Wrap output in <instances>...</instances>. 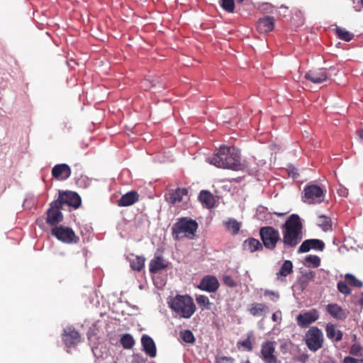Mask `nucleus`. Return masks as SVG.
<instances>
[{
	"label": "nucleus",
	"mask_w": 363,
	"mask_h": 363,
	"mask_svg": "<svg viewBox=\"0 0 363 363\" xmlns=\"http://www.w3.org/2000/svg\"><path fill=\"white\" fill-rule=\"evenodd\" d=\"M145 259L143 256H136L130 262L131 268L138 272H140L145 266Z\"/></svg>",
	"instance_id": "29"
},
{
	"label": "nucleus",
	"mask_w": 363,
	"mask_h": 363,
	"mask_svg": "<svg viewBox=\"0 0 363 363\" xmlns=\"http://www.w3.org/2000/svg\"><path fill=\"white\" fill-rule=\"evenodd\" d=\"M140 195L136 191H130L123 194L118 201V206H130L139 201Z\"/></svg>",
	"instance_id": "19"
},
{
	"label": "nucleus",
	"mask_w": 363,
	"mask_h": 363,
	"mask_svg": "<svg viewBox=\"0 0 363 363\" xmlns=\"http://www.w3.org/2000/svg\"><path fill=\"white\" fill-rule=\"evenodd\" d=\"M361 4H362V6H363V0H361Z\"/></svg>",
	"instance_id": "54"
},
{
	"label": "nucleus",
	"mask_w": 363,
	"mask_h": 363,
	"mask_svg": "<svg viewBox=\"0 0 363 363\" xmlns=\"http://www.w3.org/2000/svg\"><path fill=\"white\" fill-rule=\"evenodd\" d=\"M345 280L348 284L355 287L361 288L363 286L362 281L357 279L354 275L350 274H347L345 275Z\"/></svg>",
	"instance_id": "37"
},
{
	"label": "nucleus",
	"mask_w": 363,
	"mask_h": 363,
	"mask_svg": "<svg viewBox=\"0 0 363 363\" xmlns=\"http://www.w3.org/2000/svg\"><path fill=\"white\" fill-rule=\"evenodd\" d=\"M155 84H152L151 87H155Z\"/></svg>",
	"instance_id": "52"
},
{
	"label": "nucleus",
	"mask_w": 363,
	"mask_h": 363,
	"mask_svg": "<svg viewBox=\"0 0 363 363\" xmlns=\"http://www.w3.org/2000/svg\"><path fill=\"white\" fill-rule=\"evenodd\" d=\"M283 238L281 242L286 248L295 247L302 240V224L296 214L291 215L283 225Z\"/></svg>",
	"instance_id": "2"
},
{
	"label": "nucleus",
	"mask_w": 363,
	"mask_h": 363,
	"mask_svg": "<svg viewBox=\"0 0 363 363\" xmlns=\"http://www.w3.org/2000/svg\"><path fill=\"white\" fill-rule=\"evenodd\" d=\"M51 232L54 237L64 243H77L79 241V238L77 236L74 230L69 227L63 225L55 226L52 229Z\"/></svg>",
	"instance_id": "7"
},
{
	"label": "nucleus",
	"mask_w": 363,
	"mask_h": 363,
	"mask_svg": "<svg viewBox=\"0 0 363 363\" xmlns=\"http://www.w3.org/2000/svg\"><path fill=\"white\" fill-rule=\"evenodd\" d=\"M303 201L309 204L319 203L324 199V190L316 184L306 186L303 190Z\"/></svg>",
	"instance_id": "8"
},
{
	"label": "nucleus",
	"mask_w": 363,
	"mask_h": 363,
	"mask_svg": "<svg viewBox=\"0 0 363 363\" xmlns=\"http://www.w3.org/2000/svg\"><path fill=\"white\" fill-rule=\"evenodd\" d=\"M361 351V347L359 345H353L350 348V354L357 355Z\"/></svg>",
	"instance_id": "43"
},
{
	"label": "nucleus",
	"mask_w": 363,
	"mask_h": 363,
	"mask_svg": "<svg viewBox=\"0 0 363 363\" xmlns=\"http://www.w3.org/2000/svg\"><path fill=\"white\" fill-rule=\"evenodd\" d=\"M259 235L262 245L269 250H274L277 244L281 240L279 230L272 226L262 227Z\"/></svg>",
	"instance_id": "5"
},
{
	"label": "nucleus",
	"mask_w": 363,
	"mask_h": 363,
	"mask_svg": "<svg viewBox=\"0 0 363 363\" xmlns=\"http://www.w3.org/2000/svg\"><path fill=\"white\" fill-rule=\"evenodd\" d=\"M293 272V264L290 260H286L281 265L277 276L286 277Z\"/></svg>",
	"instance_id": "30"
},
{
	"label": "nucleus",
	"mask_w": 363,
	"mask_h": 363,
	"mask_svg": "<svg viewBox=\"0 0 363 363\" xmlns=\"http://www.w3.org/2000/svg\"><path fill=\"white\" fill-rule=\"evenodd\" d=\"M199 200L203 206L207 208H211L214 206L215 199L213 194L207 191L202 190L199 195Z\"/></svg>",
	"instance_id": "24"
},
{
	"label": "nucleus",
	"mask_w": 363,
	"mask_h": 363,
	"mask_svg": "<svg viewBox=\"0 0 363 363\" xmlns=\"http://www.w3.org/2000/svg\"><path fill=\"white\" fill-rule=\"evenodd\" d=\"M362 359H358L350 356L345 357L343 359V363H360Z\"/></svg>",
	"instance_id": "42"
},
{
	"label": "nucleus",
	"mask_w": 363,
	"mask_h": 363,
	"mask_svg": "<svg viewBox=\"0 0 363 363\" xmlns=\"http://www.w3.org/2000/svg\"><path fill=\"white\" fill-rule=\"evenodd\" d=\"M254 334L252 331L247 333V339L244 340H239L237 343L238 347L240 349V347H244L247 351L250 352L253 350Z\"/></svg>",
	"instance_id": "27"
},
{
	"label": "nucleus",
	"mask_w": 363,
	"mask_h": 363,
	"mask_svg": "<svg viewBox=\"0 0 363 363\" xmlns=\"http://www.w3.org/2000/svg\"><path fill=\"white\" fill-rule=\"evenodd\" d=\"M181 339L186 343L194 344L196 341L193 333L190 330H184L179 333Z\"/></svg>",
	"instance_id": "34"
},
{
	"label": "nucleus",
	"mask_w": 363,
	"mask_h": 363,
	"mask_svg": "<svg viewBox=\"0 0 363 363\" xmlns=\"http://www.w3.org/2000/svg\"><path fill=\"white\" fill-rule=\"evenodd\" d=\"M62 340L66 346L70 347L79 342L81 337L78 331L74 329L68 328L67 330H65Z\"/></svg>",
	"instance_id": "18"
},
{
	"label": "nucleus",
	"mask_w": 363,
	"mask_h": 363,
	"mask_svg": "<svg viewBox=\"0 0 363 363\" xmlns=\"http://www.w3.org/2000/svg\"><path fill=\"white\" fill-rule=\"evenodd\" d=\"M272 319L274 322H277L281 319L280 316L277 314V313H274L272 314Z\"/></svg>",
	"instance_id": "45"
},
{
	"label": "nucleus",
	"mask_w": 363,
	"mask_h": 363,
	"mask_svg": "<svg viewBox=\"0 0 363 363\" xmlns=\"http://www.w3.org/2000/svg\"><path fill=\"white\" fill-rule=\"evenodd\" d=\"M319 318L316 310H312L304 313L299 314L296 318L297 324L301 328H306L310 324L316 321Z\"/></svg>",
	"instance_id": "16"
},
{
	"label": "nucleus",
	"mask_w": 363,
	"mask_h": 363,
	"mask_svg": "<svg viewBox=\"0 0 363 363\" xmlns=\"http://www.w3.org/2000/svg\"><path fill=\"white\" fill-rule=\"evenodd\" d=\"M236 2L241 4L244 0H235Z\"/></svg>",
	"instance_id": "51"
},
{
	"label": "nucleus",
	"mask_w": 363,
	"mask_h": 363,
	"mask_svg": "<svg viewBox=\"0 0 363 363\" xmlns=\"http://www.w3.org/2000/svg\"><path fill=\"white\" fill-rule=\"evenodd\" d=\"M335 33L340 39L347 42L350 41L354 38L352 33L340 27L335 28Z\"/></svg>",
	"instance_id": "31"
},
{
	"label": "nucleus",
	"mask_w": 363,
	"mask_h": 363,
	"mask_svg": "<svg viewBox=\"0 0 363 363\" xmlns=\"http://www.w3.org/2000/svg\"><path fill=\"white\" fill-rule=\"evenodd\" d=\"M186 188H177L170 190L164 196L166 201L171 205L175 206L183 200V197L188 194Z\"/></svg>",
	"instance_id": "14"
},
{
	"label": "nucleus",
	"mask_w": 363,
	"mask_h": 363,
	"mask_svg": "<svg viewBox=\"0 0 363 363\" xmlns=\"http://www.w3.org/2000/svg\"><path fill=\"white\" fill-rule=\"evenodd\" d=\"M120 342L125 349H131L135 344L133 336L128 333L122 335Z\"/></svg>",
	"instance_id": "32"
},
{
	"label": "nucleus",
	"mask_w": 363,
	"mask_h": 363,
	"mask_svg": "<svg viewBox=\"0 0 363 363\" xmlns=\"http://www.w3.org/2000/svg\"><path fill=\"white\" fill-rule=\"evenodd\" d=\"M359 304L363 307V293L362 294V297L359 300Z\"/></svg>",
	"instance_id": "48"
},
{
	"label": "nucleus",
	"mask_w": 363,
	"mask_h": 363,
	"mask_svg": "<svg viewBox=\"0 0 363 363\" xmlns=\"http://www.w3.org/2000/svg\"><path fill=\"white\" fill-rule=\"evenodd\" d=\"M337 287L338 291L343 294L348 295L351 293V290L348 287L347 284L343 281H339L337 283Z\"/></svg>",
	"instance_id": "41"
},
{
	"label": "nucleus",
	"mask_w": 363,
	"mask_h": 363,
	"mask_svg": "<svg viewBox=\"0 0 363 363\" xmlns=\"http://www.w3.org/2000/svg\"><path fill=\"white\" fill-rule=\"evenodd\" d=\"M197 228L198 223L196 220L187 217L180 218L172 226V236L176 240H179L183 234L186 237L191 238L195 235Z\"/></svg>",
	"instance_id": "4"
},
{
	"label": "nucleus",
	"mask_w": 363,
	"mask_h": 363,
	"mask_svg": "<svg viewBox=\"0 0 363 363\" xmlns=\"http://www.w3.org/2000/svg\"><path fill=\"white\" fill-rule=\"evenodd\" d=\"M219 286L220 283L216 277L206 275L201 279L198 288L208 293H215L218 291Z\"/></svg>",
	"instance_id": "12"
},
{
	"label": "nucleus",
	"mask_w": 363,
	"mask_h": 363,
	"mask_svg": "<svg viewBox=\"0 0 363 363\" xmlns=\"http://www.w3.org/2000/svg\"><path fill=\"white\" fill-rule=\"evenodd\" d=\"M275 342L265 341L261 345L259 357L264 363H279L277 357L275 354Z\"/></svg>",
	"instance_id": "10"
},
{
	"label": "nucleus",
	"mask_w": 363,
	"mask_h": 363,
	"mask_svg": "<svg viewBox=\"0 0 363 363\" xmlns=\"http://www.w3.org/2000/svg\"><path fill=\"white\" fill-rule=\"evenodd\" d=\"M305 259L309 264L308 267H318L320 264V259L317 255H308Z\"/></svg>",
	"instance_id": "38"
},
{
	"label": "nucleus",
	"mask_w": 363,
	"mask_h": 363,
	"mask_svg": "<svg viewBox=\"0 0 363 363\" xmlns=\"http://www.w3.org/2000/svg\"><path fill=\"white\" fill-rule=\"evenodd\" d=\"M274 28V18L272 16H265L259 18L257 23V29L261 33L272 31Z\"/></svg>",
	"instance_id": "20"
},
{
	"label": "nucleus",
	"mask_w": 363,
	"mask_h": 363,
	"mask_svg": "<svg viewBox=\"0 0 363 363\" xmlns=\"http://www.w3.org/2000/svg\"><path fill=\"white\" fill-rule=\"evenodd\" d=\"M63 207L60 205V201H54L50 204L47 211L46 223L52 226H57L63 220V215L61 210Z\"/></svg>",
	"instance_id": "9"
},
{
	"label": "nucleus",
	"mask_w": 363,
	"mask_h": 363,
	"mask_svg": "<svg viewBox=\"0 0 363 363\" xmlns=\"http://www.w3.org/2000/svg\"><path fill=\"white\" fill-rule=\"evenodd\" d=\"M306 344L312 352H316L323 345V334L317 327H311L306 333Z\"/></svg>",
	"instance_id": "6"
},
{
	"label": "nucleus",
	"mask_w": 363,
	"mask_h": 363,
	"mask_svg": "<svg viewBox=\"0 0 363 363\" xmlns=\"http://www.w3.org/2000/svg\"><path fill=\"white\" fill-rule=\"evenodd\" d=\"M72 171L67 164H58L52 169V175L57 180H66L71 175Z\"/></svg>",
	"instance_id": "17"
},
{
	"label": "nucleus",
	"mask_w": 363,
	"mask_h": 363,
	"mask_svg": "<svg viewBox=\"0 0 363 363\" xmlns=\"http://www.w3.org/2000/svg\"><path fill=\"white\" fill-rule=\"evenodd\" d=\"M228 230H231L233 235L238 233L240 229V223L234 219H230L225 223Z\"/></svg>",
	"instance_id": "36"
},
{
	"label": "nucleus",
	"mask_w": 363,
	"mask_h": 363,
	"mask_svg": "<svg viewBox=\"0 0 363 363\" xmlns=\"http://www.w3.org/2000/svg\"><path fill=\"white\" fill-rule=\"evenodd\" d=\"M221 6L225 11L233 13L235 9L234 0H222Z\"/></svg>",
	"instance_id": "39"
},
{
	"label": "nucleus",
	"mask_w": 363,
	"mask_h": 363,
	"mask_svg": "<svg viewBox=\"0 0 363 363\" xmlns=\"http://www.w3.org/2000/svg\"><path fill=\"white\" fill-rule=\"evenodd\" d=\"M196 301L199 306V308L203 311L204 309H210V306L211 303L210 302L208 298L205 295H199L196 296Z\"/></svg>",
	"instance_id": "35"
},
{
	"label": "nucleus",
	"mask_w": 363,
	"mask_h": 363,
	"mask_svg": "<svg viewBox=\"0 0 363 363\" xmlns=\"http://www.w3.org/2000/svg\"><path fill=\"white\" fill-rule=\"evenodd\" d=\"M143 84H144V86H145V88H148V87H149V86H148V84H152V82H150V81H148V80H145V81L143 82Z\"/></svg>",
	"instance_id": "46"
},
{
	"label": "nucleus",
	"mask_w": 363,
	"mask_h": 363,
	"mask_svg": "<svg viewBox=\"0 0 363 363\" xmlns=\"http://www.w3.org/2000/svg\"><path fill=\"white\" fill-rule=\"evenodd\" d=\"M317 223L324 231L329 230L332 227L330 218L325 216H318Z\"/></svg>",
	"instance_id": "33"
},
{
	"label": "nucleus",
	"mask_w": 363,
	"mask_h": 363,
	"mask_svg": "<svg viewBox=\"0 0 363 363\" xmlns=\"http://www.w3.org/2000/svg\"><path fill=\"white\" fill-rule=\"evenodd\" d=\"M287 213H277V212H274V214L279 216H284L285 214H286Z\"/></svg>",
	"instance_id": "49"
},
{
	"label": "nucleus",
	"mask_w": 363,
	"mask_h": 363,
	"mask_svg": "<svg viewBox=\"0 0 363 363\" xmlns=\"http://www.w3.org/2000/svg\"><path fill=\"white\" fill-rule=\"evenodd\" d=\"M268 294H272V295H274V293L273 291H266L264 292V295H268Z\"/></svg>",
	"instance_id": "50"
},
{
	"label": "nucleus",
	"mask_w": 363,
	"mask_h": 363,
	"mask_svg": "<svg viewBox=\"0 0 363 363\" xmlns=\"http://www.w3.org/2000/svg\"><path fill=\"white\" fill-rule=\"evenodd\" d=\"M304 77L312 83L320 84L328 79V74L326 69L319 68L309 70L305 74Z\"/></svg>",
	"instance_id": "13"
},
{
	"label": "nucleus",
	"mask_w": 363,
	"mask_h": 363,
	"mask_svg": "<svg viewBox=\"0 0 363 363\" xmlns=\"http://www.w3.org/2000/svg\"><path fill=\"white\" fill-rule=\"evenodd\" d=\"M242 246L245 250H247L250 252L261 251L263 250L262 244L257 239L254 238H250L245 240L243 242Z\"/></svg>",
	"instance_id": "25"
},
{
	"label": "nucleus",
	"mask_w": 363,
	"mask_h": 363,
	"mask_svg": "<svg viewBox=\"0 0 363 363\" xmlns=\"http://www.w3.org/2000/svg\"><path fill=\"white\" fill-rule=\"evenodd\" d=\"M168 304L180 318L186 319L190 318L196 309L193 298L189 295L177 294L168 301Z\"/></svg>",
	"instance_id": "3"
},
{
	"label": "nucleus",
	"mask_w": 363,
	"mask_h": 363,
	"mask_svg": "<svg viewBox=\"0 0 363 363\" xmlns=\"http://www.w3.org/2000/svg\"><path fill=\"white\" fill-rule=\"evenodd\" d=\"M207 161L218 168L233 171H239L242 168L240 152L235 147L220 146L216 154L207 158Z\"/></svg>",
	"instance_id": "1"
},
{
	"label": "nucleus",
	"mask_w": 363,
	"mask_h": 363,
	"mask_svg": "<svg viewBox=\"0 0 363 363\" xmlns=\"http://www.w3.org/2000/svg\"><path fill=\"white\" fill-rule=\"evenodd\" d=\"M267 306L264 303H252L249 308V312L253 316H259L265 313Z\"/></svg>",
	"instance_id": "28"
},
{
	"label": "nucleus",
	"mask_w": 363,
	"mask_h": 363,
	"mask_svg": "<svg viewBox=\"0 0 363 363\" xmlns=\"http://www.w3.org/2000/svg\"><path fill=\"white\" fill-rule=\"evenodd\" d=\"M56 201H60V205L62 207L64 205H67L75 208L80 206L82 201L80 196L77 193L72 191L60 192L59 196Z\"/></svg>",
	"instance_id": "11"
},
{
	"label": "nucleus",
	"mask_w": 363,
	"mask_h": 363,
	"mask_svg": "<svg viewBox=\"0 0 363 363\" xmlns=\"http://www.w3.org/2000/svg\"><path fill=\"white\" fill-rule=\"evenodd\" d=\"M222 280L224 284L229 287L234 288L238 286V281L231 275L223 274Z\"/></svg>",
	"instance_id": "40"
},
{
	"label": "nucleus",
	"mask_w": 363,
	"mask_h": 363,
	"mask_svg": "<svg viewBox=\"0 0 363 363\" xmlns=\"http://www.w3.org/2000/svg\"><path fill=\"white\" fill-rule=\"evenodd\" d=\"M327 312L334 318L343 320L347 318V313L337 303H330L327 306Z\"/></svg>",
	"instance_id": "22"
},
{
	"label": "nucleus",
	"mask_w": 363,
	"mask_h": 363,
	"mask_svg": "<svg viewBox=\"0 0 363 363\" xmlns=\"http://www.w3.org/2000/svg\"><path fill=\"white\" fill-rule=\"evenodd\" d=\"M325 248L323 241L318 239H308L304 240L298 248V253L309 252L311 250L323 251Z\"/></svg>",
	"instance_id": "15"
},
{
	"label": "nucleus",
	"mask_w": 363,
	"mask_h": 363,
	"mask_svg": "<svg viewBox=\"0 0 363 363\" xmlns=\"http://www.w3.org/2000/svg\"><path fill=\"white\" fill-rule=\"evenodd\" d=\"M141 343L144 352L150 357H155L157 354L155 344L149 335H143L141 338Z\"/></svg>",
	"instance_id": "21"
},
{
	"label": "nucleus",
	"mask_w": 363,
	"mask_h": 363,
	"mask_svg": "<svg viewBox=\"0 0 363 363\" xmlns=\"http://www.w3.org/2000/svg\"><path fill=\"white\" fill-rule=\"evenodd\" d=\"M167 267V263L162 256H155L150 262V272L156 274Z\"/></svg>",
	"instance_id": "23"
},
{
	"label": "nucleus",
	"mask_w": 363,
	"mask_h": 363,
	"mask_svg": "<svg viewBox=\"0 0 363 363\" xmlns=\"http://www.w3.org/2000/svg\"><path fill=\"white\" fill-rule=\"evenodd\" d=\"M327 337L336 342L340 341L342 338V332L337 330L333 324H328L325 328Z\"/></svg>",
	"instance_id": "26"
},
{
	"label": "nucleus",
	"mask_w": 363,
	"mask_h": 363,
	"mask_svg": "<svg viewBox=\"0 0 363 363\" xmlns=\"http://www.w3.org/2000/svg\"><path fill=\"white\" fill-rule=\"evenodd\" d=\"M357 134L360 138L363 139V130H359Z\"/></svg>",
	"instance_id": "47"
},
{
	"label": "nucleus",
	"mask_w": 363,
	"mask_h": 363,
	"mask_svg": "<svg viewBox=\"0 0 363 363\" xmlns=\"http://www.w3.org/2000/svg\"><path fill=\"white\" fill-rule=\"evenodd\" d=\"M234 361L231 357H221L218 359V363H233Z\"/></svg>",
	"instance_id": "44"
},
{
	"label": "nucleus",
	"mask_w": 363,
	"mask_h": 363,
	"mask_svg": "<svg viewBox=\"0 0 363 363\" xmlns=\"http://www.w3.org/2000/svg\"><path fill=\"white\" fill-rule=\"evenodd\" d=\"M245 363H250L249 360H247Z\"/></svg>",
	"instance_id": "53"
}]
</instances>
